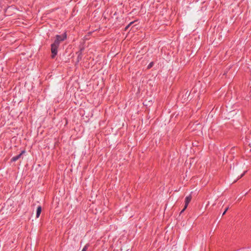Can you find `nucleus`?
<instances>
[{
    "mask_svg": "<svg viewBox=\"0 0 251 251\" xmlns=\"http://www.w3.org/2000/svg\"><path fill=\"white\" fill-rule=\"evenodd\" d=\"M59 46V45L56 44L55 43H53L51 44V58H54L57 55Z\"/></svg>",
    "mask_w": 251,
    "mask_h": 251,
    "instance_id": "1",
    "label": "nucleus"
},
{
    "mask_svg": "<svg viewBox=\"0 0 251 251\" xmlns=\"http://www.w3.org/2000/svg\"><path fill=\"white\" fill-rule=\"evenodd\" d=\"M67 38V34L66 32L62 35H56L55 36V40L54 43L60 45V42L64 41Z\"/></svg>",
    "mask_w": 251,
    "mask_h": 251,
    "instance_id": "2",
    "label": "nucleus"
},
{
    "mask_svg": "<svg viewBox=\"0 0 251 251\" xmlns=\"http://www.w3.org/2000/svg\"><path fill=\"white\" fill-rule=\"evenodd\" d=\"M192 197L191 194H190L189 196H187L185 198V205H184L183 209L181 210V211L180 212L181 213L185 211V210L187 208L189 203H190V202L192 200Z\"/></svg>",
    "mask_w": 251,
    "mask_h": 251,
    "instance_id": "3",
    "label": "nucleus"
},
{
    "mask_svg": "<svg viewBox=\"0 0 251 251\" xmlns=\"http://www.w3.org/2000/svg\"><path fill=\"white\" fill-rule=\"evenodd\" d=\"M25 150H23V151H21V152L19 154H18V155H16V156H15L13 157L11 159V162H15V161H16L17 160H18V159H19L21 157V156H22L23 154L25 153Z\"/></svg>",
    "mask_w": 251,
    "mask_h": 251,
    "instance_id": "4",
    "label": "nucleus"
},
{
    "mask_svg": "<svg viewBox=\"0 0 251 251\" xmlns=\"http://www.w3.org/2000/svg\"><path fill=\"white\" fill-rule=\"evenodd\" d=\"M83 50V48H80L79 50L78 51L76 52V53L77 54V62H79L82 59Z\"/></svg>",
    "mask_w": 251,
    "mask_h": 251,
    "instance_id": "5",
    "label": "nucleus"
},
{
    "mask_svg": "<svg viewBox=\"0 0 251 251\" xmlns=\"http://www.w3.org/2000/svg\"><path fill=\"white\" fill-rule=\"evenodd\" d=\"M42 211L41 206H38L36 211V218H38L40 216L41 212Z\"/></svg>",
    "mask_w": 251,
    "mask_h": 251,
    "instance_id": "6",
    "label": "nucleus"
},
{
    "mask_svg": "<svg viewBox=\"0 0 251 251\" xmlns=\"http://www.w3.org/2000/svg\"><path fill=\"white\" fill-rule=\"evenodd\" d=\"M89 245L88 244H87L86 245H85V246L83 247V249L81 251H86L88 248L89 247Z\"/></svg>",
    "mask_w": 251,
    "mask_h": 251,
    "instance_id": "7",
    "label": "nucleus"
},
{
    "mask_svg": "<svg viewBox=\"0 0 251 251\" xmlns=\"http://www.w3.org/2000/svg\"><path fill=\"white\" fill-rule=\"evenodd\" d=\"M134 22H130L127 25H126L125 27V30L126 31L129 27L134 23Z\"/></svg>",
    "mask_w": 251,
    "mask_h": 251,
    "instance_id": "8",
    "label": "nucleus"
},
{
    "mask_svg": "<svg viewBox=\"0 0 251 251\" xmlns=\"http://www.w3.org/2000/svg\"><path fill=\"white\" fill-rule=\"evenodd\" d=\"M153 65V62H151L149 65H148V67H147V68H148V69H150V68H151L152 67Z\"/></svg>",
    "mask_w": 251,
    "mask_h": 251,
    "instance_id": "9",
    "label": "nucleus"
},
{
    "mask_svg": "<svg viewBox=\"0 0 251 251\" xmlns=\"http://www.w3.org/2000/svg\"><path fill=\"white\" fill-rule=\"evenodd\" d=\"M246 172H247V171H244V172H243V174H242L240 176H239V177H238V179H240V178H242V177H243V176L245 175V174L246 173Z\"/></svg>",
    "mask_w": 251,
    "mask_h": 251,
    "instance_id": "10",
    "label": "nucleus"
},
{
    "mask_svg": "<svg viewBox=\"0 0 251 251\" xmlns=\"http://www.w3.org/2000/svg\"><path fill=\"white\" fill-rule=\"evenodd\" d=\"M228 207L226 208L222 215H224L226 214V211L228 210Z\"/></svg>",
    "mask_w": 251,
    "mask_h": 251,
    "instance_id": "11",
    "label": "nucleus"
},
{
    "mask_svg": "<svg viewBox=\"0 0 251 251\" xmlns=\"http://www.w3.org/2000/svg\"><path fill=\"white\" fill-rule=\"evenodd\" d=\"M149 102H150V101H149ZM151 103H152V100H151Z\"/></svg>",
    "mask_w": 251,
    "mask_h": 251,
    "instance_id": "12",
    "label": "nucleus"
}]
</instances>
